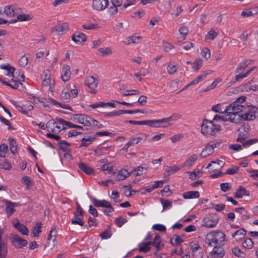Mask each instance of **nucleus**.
<instances>
[{
  "label": "nucleus",
  "instance_id": "nucleus-11",
  "mask_svg": "<svg viewBox=\"0 0 258 258\" xmlns=\"http://www.w3.org/2000/svg\"><path fill=\"white\" fill-rule=\"evenodd\" d=\"M108 4V0H93L92 8L95 10L101 11L105 10Z\"/></svg>",
  "mask_w": 258,
  "mask_h": 258
},
{
  "label": "nucleus",
  "instance_id": "nucleus-23",
  "mask_svg": "<svg viewBox=\"0 0 258 258\" xmlns=\"http://www.w3.org/2000/svg\"><path fill=\"white\" fill-rule=\"evenodd\" d=\"M71 76L70 67L68 65H64L62 69L61 79L63 81H68Z\"/></svg>",
  "mask_w": 258,
  "mask_h": 258
},
{
  "label": "nucleus",
  "instance_id": "nucleus-28",
  "mask_svg": "<svg viewBox=\"0 0 258 258\" xmlns=\"http://www.w3.org/2000/svg\"><path fill=\"white\" fill-rule=\"evenodd\" d=\"M246 231L244 229L240 228L237 230L234 233H232L231 236L236 241H239L243 238L244 236L246 234Z\"/></svg>",
  "mask_w": 258,
  "mask_h": 258
},
{
  "label": "nucleus",
  "instance_id": "nucleus-50",
  "mask_svg": "<svg viewBox=\"0 0 258 258\" xmlns=\"http://www.w3.org/2000/svg\"><path fill=\"white\" fill-rule=\"evenodd\" d=\"M177 66L174 63H169L167 67V71L170 74H173L177 70Z\"/></svg>",
  "mask_w": 258,
  "mask_h": 258
},
{
  "label": "nucleus",
  "instance_id": "nucleus-49",
  "mask_svg": "<svg viewBox=\"0 0 258 258\" xmlns=\"http://www.w3.org/2000/svg\"><path fill=\"white\" fill-rule=\"evenodd\" d=\"M203 64V60L201 59H197L192 63V68L196 71L198 72L201 68Z\"/></svg>",
  "mask_w": 258,
  "mask_h": 258
},
{
  "label": "nucleus",
  "instance_id": "nucleus-41",
  "mask_svg": "<svg viewBox=\"0 0 258 258\" xmlns=\"http://www.w3.org/2000/svg\"><path fill=\"white\" fill-rule=\"evenodd\" d=\"M146 138L144 139L143 137H132L130 139V140L128 141V145H130L131 146L138 144L139 143L142 142V141H145Z\"/></svg>",
  "mask_w": 258,
  "mask_h": 258
},
{
  "label": "nucleus",
  "instance_id": "nucleus-59",
  "mask_svg": "<svg viewBox=\"0 0 258 258\" xmlns=\"http://www.w3.org/2000/svg\"><path fill=\"white\" fill-rule=\"evenodd\" d=\"M126 222V220L121 216L118 217L115 220V224L119 227H121Z\"/></svg>",
  "mask_w": 258,
  "mask_h": 258
},
{
  "label": "nucleus",
  "instance_id": "nucleus-32",
  "mask_svg": "<svg viewBox=\"0 0 258 258\" xmlns=\"http://www.w3.org/2000/svg\"><path fill=\"white\" fill-rule=\"evenodd\" d=\"M198 159V155L197 154H192L190 156L187 160L184 162L183 164V167H186L187 168H190L191 166L193 165L195 162Z\"/></svg>",
  "mask_w": 258,
  "mask_h": 258
},
{
  "label": "nucleus",
  "instance_id": "nucleus-19",
  "mask_svg": "<svg viewBox=\"0 0 258 258\" xmlns=\"http://www.w3.org/2000/svg\"><path fill=\"white\" fill-rule=\"evenodd\" d=\"M250 60H245L241 62L235 70V73L237 74H244L243 71L249 65L251 64Z\"/></svg>",
  "mask_w": 258,
  "mask_h": 258
},
{
  "label": "nucleus",
  "instance_id": "nucleus-7",
  "mask_svg": "<svg viewBox=\"0 0 258 258\" xmlns=\"http://www.w3.org/2000/svg\"><path fill=\"white\" fill-rule=\"evenodd\" d=\"M218 222V218L216 215H208L206 216L202 220V226L212 228L216 226Z\"/></svg>",
  "mask_w": 258,
  "mask_h": 258
},
{
  "label": "nucleus",
  "instance_id": "nucleus-54",
  "mask_svg": "<svg viewBox=\"0 0 258 258\" xmlns=\"http://www.w3.org/2000/svg\"><path fill=\"white\" fill-rule=\"evenodd\" d=\"M71 222L73 224H78L81 226H83L84 224V222L80 217L75 216L74 218L72 219Z\"/></svg>",
  "mask_w": 258,
  "mask_h": 258
},
{
  "label": "nucleus",
  "instance_id": "nucleus-39",
  "mask_svg": "<svg viewBox=\"0 0 258 258\" xmlns=\"http://www.w3.org/2000/svg\"><path fill=\"white\" fill-rule=\"evenodd\" d=\"M32 17L29 14H22L17 15V20L15 22H24L30 21Z\"/></svg>",
  "mask_w": 258,
  "mask_h": 258
},
{
  "label": "nucleus",
  "instance_id": "nucleus-38",
  "mask_svg": "<svg viewBox=\"0 0 258 258\" xmlns=\"http://www.w3.org/2000/svg\"><path fill=\"white\" fill-rule=\"evenodd\" d=\"M130 173L126 169H122L118 172L117 178L118 180H122L130 176Z\"/></svg>",
  "mask_w": 258,
  "mask_h": 258
},
{
  "label": "nucleus",
  "instance_id": "nucleus-15",
  "mask_svg": "<svg viewBox=\"0 0 258 258\" xmlns=\"http://www.w3.org/2000/svg\"><path fill=\"white\" fill-rule=\"evenodd\" d=\"M224 255V251L222 247L215 246L208 258H222Z\"/></svg>",
  "mask_w": 258,
  "mask_h": 258
},
{
  "label": "nucleus",
  "instance_id": "nucleus-27",
  "mask_svg": "<svg viewBox=\"0 0 258 258\" xmlns=\"http://www.w3.org/2000/svg\"><path fill=\"white\" fill-rule=\"evenodd\" d=\"M0 68L2 69L7 71V72L5 73L6 76L11 78L14 77V73L15 71V69L13 67L11 66V65L9 64H7L1 65Z\"/></svg>",
  "mask_w": 258,
  "mask_h": 258
},
{
  "label": "nucleus",
  "instance_id": "nucleus-47",
  "mask_svg": "<svg viewBox=\"0 0 258 258\" xmlns=\"http://www.w3.org/2000/svg\"><path fill=\"white\" fill-rule=\"evenodd\" d=\"M70 94L68 90L63 89L61 93V98L65 102H69L70 99Z\"/></svg>",
  "mask_w": 258,
  "mask_h": 258
},
{
  "label": "nucleus",
  "instance_id": "nucleus-26",
  "mask_svg": "<svg viewBox=\"0 0 258 258\" xmlns=\"http://www.w3.org/2000/svg\"><path fill=\"white\" fill-rule=\"evenodd\" d=\"M151 245L155 246L157 250H160L163 247V244L161 237L159 235H156L152 241H149Z\"/></svg>",
  "mask_w": 258,
  "mask_h": 258
},
{
  "label": "nucleus",
  "instance_id": "nucleus-10",
  "mask_svg": "<svg viewBox=\"0 0 258 258\" xmlns=\"http://www.w3.org/2000/svg\"><path fill=\"white\" fill-rule=\"evenodd\" d=\"M190 247L192 252L194 258H202L204 255V252L201 247L199 244L195 242L190 243Z\"/></svg>",
  "mask_w": 258,
  "mask_h": 258
},
{
  "label": "nucleus",
  "instance_id": "nucleus-16",
  "mask_svg": "<svg viewBox=\"0 0 258 258\" xmlns=\"http://www.w3.org/2000/svg\"><path fill=\"white\" fill-rule=\"evenodd\" d=\"M46 127L49 132L57 134L60 131L61 126H58L57 124L53 120L48 121L46 124Z\"/></svg>",
  "mask_w": 258,
  "mask_h": 258
},
{
  "label": "nucleus",
  "instance_id": "nucleus-2",
  "mask_svg": "<svg viewBox=\"0 0 258 258\" xmlns=\"http://www.w3.org/2000/svg\"><path fill=\"white\" fill-rule=\"evenodd\" d=\"M221 130V126L212 121L204 119L201 125V133L205 136H215Z\"/></svg>",
  "mask_w": 258,
  "mask_h": 258
},
{
  "label": "nucleus",
  "instance_id": "nucleus-8",
  "mask_svg": "<svg viewBox=\"0 0 258 258\" xmlns=\"http://www.w3.org/2000/svg\"><path fill=\"white\" fill-rule=\"evenodd\" d=\"M91 119V117L84 114H74L71 118V119L74 122L82 124L86 126H89L90 125Z\"/></svg>",
  "mask_w": 258,
  "mask_h": 258
},
{
  "label": "nucleus",
  "instance_id": "nucleus-64",
  "mask_svg": "<svg viewBox=\"0 0 258 258\" xmlns=\"http://www.w3.org/2000/svg\"><path fill=\"white\" fill-rule=\"evenodd\" d=\"M233 254L239 257H244L245 254L238 247H234L232 249Z\"/></svg>",
  "mask_w": 258,
  "mask_h": 258
},
{
  "label": "nucleus",
  "instance_id": "nucleus-46",
  "mask_svg": "<svg viewBox=\"0 0 258 258\" xmlns=\"http://www.w3.org/2000/svg\"><path fill=\"white\" fill-rule=\"evenodd\" d=\"M94 138H83L81 140V144L80 147H88L93 141Z\"/></svg>",
  "mask_w": 258,
  "mask_h": 258
},
{
  "label": "nucleus",
  "instance_id": "nucleus-12",
  "mask_svg": "<svg viewBox=\"0 0 258 258\" xmlns=\"http://www.w3.org/2000/svg\"><path fill=\"white\" fill-rule=\"evenodd\" d=\"M12 242L15 247L17 248H21L23 246H26L28 242L26 240H25L17 235L14 234L12 237Z\"/></svg>",
  "mask_w": 258,
  "mask_h": 258
},
{
  "label": "nucleus",
  "instance_id": "nucleus-43",
  "mask_svg": "<svg viewBox=\"0 0 258 258\" xmlns=\"http://www.w3.org/2000/svg\"><path fill=\"white\" fill-rule=\"evenodd\" d=\"M9 141L10 142V148L11 151L13 154H15L17 152L16 141L12 138H9Z\"/></svg>",
  "mask_w": 258,
  "mask_h": 258
},
{
  "label": "nucleus",
  "instance_id": "nucleus-30",
  "mask_svg": "<svg viewBox=\"0 0 258 258\" xmlns=\"http://www.w3.org/2000/svg\"><path fill=\"white\" fill-rule=\"evenodd\" d=\"M206 242L209 245L211 246L212 245V244H217L214 231L210 232L207 235L206 237Z\"/></svg>",
  "mask_w": 258,
  "mask_h": 258
},
{
  "label": "nucleus",
  "instance_id": "nucleus-14",
  "mask_svg": "<svg viewBox=\"0 0 258 258\" xmlns=\"http://www.w3.org/2000/svg\"><path fill=\"white\" fill-rule=\"evenodd\" d=\"M72 40L75 43L80 44L86 41V37L84 33L77 31L72 35Z\"/></svg>",
  "mask_w": 258,
  "mask_h": 258
},
{
  "label": "nucleus",
  "instance_id": "nucleus-53",
  "mask_svg": "<svg viewBox=\"0 0 258 258\" xmlns=\"http://www.w3.org/2000/svg\"><path fill=\"white\" fill-rule=\"evenodd\" d=\"M82 27L86 30H95L99 28V26L97 24H85Z\"/></svg>",
  "mask_w": 258,
  "mask_h": 258
},
{
  "label": "nucleus",
  "instance_id": "nucleus-17",
  "mask_svg": "<svg viewBox=\"0 0 258 258\" xmlns=\"http://www.w3.org/2000/svg\"><path fill=\"white\" fill-rule=\"evenodd\" d=\"M6 212L8 217L10 216L15 211V207L19 205L17 203H13L11 201H6Z\"/></svg>",
  "mask_w": 258,
  "mask_h": 258
},
{
  "label": "nucleus",
  "instance_id": "nucleus-33",
  "mask_svg": "<svg viewBox=\"0 0 258 258\" xmlns=\"http://www.w3.org/2000/svg\"><path fill=\"white\" fill-rule=\"evenodd\" d=\"M199 196V192L197 191H188L182 194V197L185 199H197Z\"/></svg>",
  "mask_w": 258,
  "mask_h": 258
},
{
  "label": "nucleus",
  "instance_id": "nucleus-22",
  "mask_svg": "<svg viewBox=\"0 0 258 258\" xmlns=\"http://www.w3.org/2000/svg\"><path fill=\"white\" fill-rule=\"evenodd\" d=\"M256 69V67H252L249 69L246 72L244 73V74H237L235 76V80L236 82H240L242 79L247 77L249 74H250L252 72L255 70Z\"/></svg>",
  "mask_w": 258,
  "mask_h": 258
},
{
  "label": "nucleus",
  "instance_id": "nucleus-42",
  "mask_svg": "<svg viewBox=\"0 0 258 258\" xmlns=\"http://www.w3.org/2000/svg\"><path fill=\"white\" fill-rule=\"evenodd\" d=\"M218 35V33L213 29L210 30L205 36V39L208 41L213 40Z\"/></svg>",
  "mask_w": 258,
  "mask_h": 258
},
{
  "label": "nucleus",
  "instance_id": "nucleus-29",
  "mask_svg": "<svg viewBox=\"0 0 258 258\" xmlns=\"http://www.w3.org/2000/svg\"><path fill=\"white\" fill-rule=\"evenodd\" d=\"M249 192L242 186H239L234 194L235 198H241L244 196H249Z\"/></svg>",
  "mask_w": 258,
  "mask_h": 258
},
{
  "label": "nucleus",
  "instance_id": "nucleus-37",
  "mask_svg": "<svg viewBox=\"0 0 258 258\" xmlns=\"http://www.w3.org/2000/svg\"><path fill=\"white\" fill-rule=\"evenodd\" d=\"M212 110L216 112H218L220 113H225V117L222 118L223 121H227L228 120H225L224 119L226 118L227 116L229 114L226 111H225V108L224 109H223L221 107V105L220 104H218L212 107Z\"/></svg>",
  "mask_w": 258,
  "mask_h": 258
},
{
  "label": "nucleus",
  "instance_id": "nucleus-45",
  "mask_svg": "<svg viewBox=\"0 0 258 258\" xmlns=\"http://www.w3.org/2000/svg\"><path fill=\"white\" fill-rule=\"evenodd\" d=\"M179 32L180 33V38L184 40L188 33V29L186 26H182L179 29Z\"/></svg>",
  "mask_w": 258,
  "mask_h": 258
},
{
  "label": "nucleus",
  "instance_id": "nucleus-1",
  "mask_svg": "<svg viewBox=\"0 0 258 258\" xmlns=\"http://www.w3.org/2000/svg\"><path fill=\"white\" fill-rule=\"evenodd\" d=\"M257 110V107L254 106L246 105L241 111L242 113L241 114L238 113L230 114V116H227L224 119L236 124L239 123L241 119L252 121L256 118Z\"/></svg>",
  "mask_w": 258,
  "mask_h": 258
},
{
  "label": "nucleus",
  "instance_id": "nucleus-63",
  "mask_svg": "<svg viewBox=\"0 0 258 258\" xmlns=\"http://www.w3.org/2000/svg\"><path fill=\"white\" fill-rule=\"evenodd\" d=\"M257 142L258 140L256 139H250L244 142L242 144V146L244 148H247Z\"/></svg>",
  "mask_w": 258,
  "mask_h": 258
},
{
  "label": "nucleus",
  "instance_id": "nucleus-61",
  "mask_svg": "<svg viewBox=\"0 0 258 258\" xmlns=\"http://www.w3.org/2000/svg\"><path fill=\"white\" fill-rule=\"evenodd\" d=\"M56 233L57 231L55 228L52 229L48 236L47 239L48 240L52 239L53 241H55L56 240Z\"/></svg>",
  "mask_w": 258,
  "mask_h": 258
},
{
  "label": "nucleus",
  "instance_id": "nucleus-51",
  "mask_svg": "<svg viewBox=\"0 0 258 258\" xmlns=\"http://www.w3.org/2000/svg\"><path fill=\"white\" fill-rule=\"evenodd\" d=\"M253 242L250 238H246L242 243L244 248L250 249L253 247Z\"/></svg>",
  "mask_w": 258,
  "mask_h": 258
},
{
  "label": "nucleus",
  "instance_id": "nucleus-35",
  "mask_svg": "<svg viewBox=\"0 0 258 258\" xmlns=\"http://www.w3.org/2000/svg\"><path fill=\"white\" fill-rule=\"evenodd\" d=\"M151 243L150 242H143L139 245L140 252H147L151 249Z\"/></svg>",
  "mask_w": 258,
  "mask_h": 258
},
{
  "label": "nucleus",
  "instance_id": "nucleus-52",
  "mask_svg": "<svg viewBox=\"0 0 258 258\" xmlns=\"http://www.w3.org/2000/svg\"><path fill=\"white\" fill-rule=\"evenodd\" d=\"M181 166H170L167 167L166 171L168 173V175H170L178 171L181 169Z\"/></svg>",
  "mask_w": 258,
  "mask_h": 258
},
{
  "label": "nucleus",
  "instance_id": "nucleus-48",
  "mask_svg": "<svg viewBox=\"0 0 258 258\" xmlns=\"http://www.w3.org/2000/svg\"><path fill=\"white\" fill-rule=\"evenodd\" d=\"M221 81L222 80L220 78H217L215 79L210 86H209L207 88H206L204 90V92H206L215 88L217 86V85L219 83H220Z\"/></svg>",
  "mask_w": 258,
  "mask_h": 258
},
{
  "label": "nucleus",
  "instance_id": "nucleus-44",
  "mask_svg": "<svg viewBox=\"0 0 258 258\" xmlns=\"http://www.w3.org/2000/svg\"><path fill=\"white\" fill-rule=\"evenodd\" d=\"M144 173L147 172V169L144 168L142 166H138L136 168L133 170V173H134L135 176H139L143 174Z\"/></svg>",
  "mask_w": 258,
  "mask_h": 258
},
{
  "label": "nucleus",
  "instance_id": "nucleus-58",
  "mask_svg": "<svg viewBox=\"0 0 258 258\" xmlns=\"http://www.w3.org/2000/svg\"><path fill=\"white\" fill-rule=\"evenodd\" d=\"M56 123L58 126H61L60 131L66 128V121L61 118H56Z\"/></svg>",
  "mask_w": 258,
  "mask_h": 258
},
{
  "label": "nucleus",
  "instance_id": "nucleus-55",
  "mask_svg": "<svg viewBox=\"0 0 258 258\" xmlns=\"http://www.w3.org/2000/svg\"><path fill=\"white\" fill-rule=\"evenodd\" d=\"M160 201L163 205V210L170 209L172 207V202L163 199H160Z\"/></svg>",
  "mask_w": 258,
  "mask_h": 258
},
{
  "label": "nucleus",
  "instance_id": "nucleus-21",
  "mask_svg": "<svg viewBox=\"0 0 258 258\" xmlns=\"http://www.w3.org/2000/svg\"><path fill=\"white\" fill-rule=\"evenodd\" d=\"M212 71L211 70H208L207 71L203 72L200 75L198 76L197 77L195 78L190 82V85L197 84L199 82L204 80L206 78L207 76L212 73Z\"/></svg>",
  "mask_w": 258,
  "mask_h": 258
},
{
  "label": "nucleus",
  "instance_id": "nucleus-62",
  "mask_svg": "<svg viewBox=\"0 0 258 258\" xmlns=\"http://www.w3.org/2000/svg\"><path fill=\"white\" fill-rule=\"evenodd\" d=\"M8 147L7 145L2 144L0 146V157H4L8 151Z\"/></svg>",
  "mask_w": 258,
  "mask_h": 258
},
{
  "label": "nucleus",
  "instance_id": "nucleus-6",
  "mask_svg": "<svg viewBox=\"0 0 258 258\" xmlns=\"http://www.w3.org/2000/svg\"><path fill=\"white\" fill-rule=\"evenodd\" d=\"M69 24L67 22H63L53 26L51 29L50 32L52 34L55 35L61 36L69 31Z\"/></svg>",
  "mask_w": 258,
  "mask_h": 258
},
{
  "label": "nucleus",
  "instance_id": "nucleus-25",
  "mask_svg": "<svg viewBox=\"0 0 258 258\" xmlns=\"http://www.w3.org/2000/svg\"><path fill=\"white\" fill-rule=\"evenodd\" d=\"M106 126V122L103 121L102 123L95 120L91 117L90 120V125L89 126L92 127L95 129L100 130Z\"/></svg>",
  "mask_w": 258,
  "mask_h": 258
},
{
  "label": "nucleus",
  "instance_id": "nucleus-56",
  "mask_svg": "<svg viewBox=\"0 0 258 258\" xmlns=\"http://www.w3.org/2000/svg\"><path fill=\"white\" fill-rule=\"evenodd\" d=\"M41 223L39 222H38L36 224L33 230V234L34 236L37 237L38 234L41 232Z\"/></svg>",
  "mask_w": 258,
  "mask_h": 258
},
{
  "label": "nucleus",
  "instance_id": "nucleus-40",
  "mask_svg": "<svg viewBox=\"0 0 258 258\" xmlns=\"http://www.w3.org/2000/svg\"><path fill=\"white\" fill-rule=\"evenodd\" d=\"M141 39V37L140 36L133 35L127 38L124 42L127 44H130L131 43H138L140 42Z\"/></svg>",
  "mask_w": 258,
  "mask_h": 258
},
{
  "label": "nucleus",
  "instance_id": "nucleus-9",
  "mask_svg": "<svg viewBox=\"0 0 258 258\" xmlns=\"http://www.w3.org/2000/svg\"><path fill=\"white\" fill-rule=\"evenodd\" d=\"M98 83V79L93 76H89L85 80V84L90 89L89 92L93 94L96 92V88Z\"/></svg>",
  "mask_w": 258,
  "mask_h": 258
},
{
  "label": "nucleus",
  "instance_id": "nucleus-34",
  "mask_svg": "<svg viewBox=\"0 0 258 258\" xmlns=\"http://www.w3.org/2000/svg\"><path fill=\"white\" fill-rule=\"evenodd\" d=\"M216 236V240L218 245H221L222 243L225 240V234L221 231H214Z\"/></svg>",
  "mask_w": 258,
  "mask_h": 258
},
{
  "label": "nucleus",
  "instance_id": "nucleus-5",
  "mask_svg": "<svg viewBox=\"0 0 258 258\" xmlns=\"http://www.w3.org/2000/svg\"><path fill=\"white\" fill-rule=\"evenodd\" d=\"M93 203L96 207L105 208L106 209L103 210V212L107 215L110 216L114 211V209L111 204L106 200H99L95 199L93 200Z\"/></svg>",
  "mask_w": 258,
  "mask_h": 258
},
{
  "label": "nucleus",
  "instance_id": "nucleus-4",
  "mask_svg": "<svg viewBox=\"0 0 258 258\" xmlns=\"http://www.w3.org/2000/svg\"><path fill=\"white\" fill-rule=\"evenodd\" d=\"M222 143L221 139H216L210 142L203 148L202 152L200 154V156L202 158H205L214 153V150L220 146Z\"/></svg>",
  "mask_w": 258,
  "mask_h": 258
},
{
  "label": "nucleus",
  "instance_id": "nucleus-31",
  "mask_svg": "<svg viewBox=\"0 0 258 258\" xmlns=\"http://www.w3.org/2000/svg\"><path fill=\"white\" fill-rule=\"evenodd\" d=\"M50 72L48 70H46L43 72L42 75V85L48 86L51 84V79L50 78Z\"/></svg>",
  "mask_w": 258,
  "mask_h": 258
},
{
  "label": "nucleus",
  "instance_id": "nucleus-24",
  "mask_svg": "<svg viewBox=\"0 0 258 258\" xmlns=\"http://www.w3.org/2000/svg\"><path fill=\"white\" fill-rule=\"evenodd\" d=\"M15 227L18 229L23 235H28L29 230L28 228L23 224L20 223L18 220H16V222H13Z\"/></svg>",
  "mask_w": 258,
  "mask_h": 258
},
{
  "label": "nucleus",
  "instance_id": "nucleus-36",
  "mask_svg": "<svg viewBox=\"0 0 258 258\" xmlns=\"http://www.w3.org/2000/svg\"><path fill=\"white\" fill-rule=\"evenodd\" d=\"M79 167L84 173L87 174H91L94 171L93 169L83 162L79 163Z\"/></svg>",
  "mask_w": 258,
  "mask_h": 258
},
{
  "label": "nucleus",
  "instance_id": "nucleus-3",
  "mask_svg": "<svg viewBox=\"0 0 258 258\" xmlns=\"http://www.w3.org/2000/svg\"><path fill=\"white\" fill-rule=\"evenodd\" d=\"M246 98L245 96H241L232 103L227 106L225 108V111L229 113L228 116H230V114L241 112L244 109L245 106L241 104V103L244 102Z\"/></svg>",
  "mask_w": 258,
  "mask_h": 258
},
{
  "label": "nucleus",
  "instance_id": "nucleus-13",
  "mask_svg": "<svg viewBox=\"0 0 258 258\" xmlns=\"http://www.w3.org/2000/svg\"><path fill=\"white\" fill-rule=\"evenodd\" d=\"M18 12V9L14 5L6 6L4 9V13L10 18L15 17Z\"/></svg>",
  "mask_w": 258,
  "mask_h": 258
},
{
  "label": "nucleus",
  "instance_id": "nucleus-60",
  "mask_svg": "<svg viewBox=\"0 0 258 258\" xmlns=\"http://www.w3.org/2000/svg\"><path fill=\"white\" fill-rule=\"evenodd\" d=\"M21 182L27 185V188L29 189L32 185L30 178L29 176H24L21 179Z\"/></svg>",
  "mask_w": 258,
  "mask_h": 258
},
{
  "label": "nucleus",
  "instance_id": "nucleus-18",
  "mask_svg": "<svg viewBox=\"0 0 258 258\" xmlns=\"http://www.w3.org/2000/svg\"><path fill=\"white\" fill-rule=\"evenodd\" d=\"M224 165V163L219 160L216 161H212L208 165L206 168H209L212 171L222 167Z\"/></svg>",
  "mask_w": 258,
  "mask_h": 258
},
{
  "label": "nucleus",
  "instance_id": "nucleus-57",
  "mask_svg": "<svg viewBox=\"0 0 258 258\" xmlns=\"http://www.w3.org/2000/svg\"><path fill=\"white\" fill-rule=\"evenodd\" d=\"M220 188L223 191L226 192L231 189V185L228 182L222 183L220 184Z\"/></svg>",
  "mask_w": 258,
  "mask_h": 258
},
{
  "label": "nucleus",
  "instance_id": "nucleus-20",
  "mask_svg": "<svg viewBox=\"0 0 258 258\" xmlns=\"http://www.w3.org/2000/svg\"><path fill=\"white\" fill-rule=\"evenodd\" d=\"M3 233V230L0 228V258H6L7 248L6 244L2 240Z\"/></svg>",
  "mask_w": 258,
  "mask_h": 258
}]
</instances>
